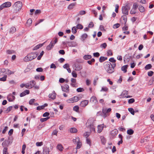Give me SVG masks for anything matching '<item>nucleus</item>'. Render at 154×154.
Returning <instances> with one entry per match:
<instances>
[{
    "mask_svg": "<svg viewBox=\"0 0 154 154\" xmlns=\"http://www.w3.org/2000/svg\"><path fill=\"white\" fill-rule=\"evenodd\" d=\"M128 110L132 115H134L135 111L133 108H129L128 109Z\"/></svg>",
    "mask_w": 154,
    "mask_h": 154,
    "instance_id": "e433bc0d",
    "label": "nucleus"
},
{
    "mask_svg": "<svg viewBox=\"0 0 154 154\" xmlns=\"http://www.w3.org/2000/svg\"><path fill=\"white\" fill-rule=\"evenodd\" d=\"M90 132H86L85 133H84L83 135L84 137H86V138H88V137L90 135Z\"/></svg>",
    "mask_w": 154,
    "mask_h": 154,
    "instance_id": "8fccbe9b",
    "label": "nucleus"
},
{
    "mask_svg": "<svg viewBox=\"0 0 154 154\" xmlns=\"http://www.w3.org/2000/svg\"><path fill=\"white\" fill-rule=\"evenodd\" d=\"M120 26V24L119 23H117L114 25L113 26V28L114 29L117 28L119 27Z\"/></svg>",
    "mask_w": 154,
    "mask_h": 154,
    "instance_id": "4d7b16f0",
    "label": "nucleus"
},
{
    "mask_svg": "<svg viewBox=\"0 0 154 154\" xmlns=\"http://www.w3.org/2000/svg\"><path fill=\"white\" fill-rule=\"evenodd\" d=\"M77 29L76 26H74L72 28V32L74 34H75L76 33Z\"/></svg>",
    "mask_w": 154,
    "mask_h": 154,
    "instance_id": "7c9ffc66",
    "label": "nucleus"
},
{
    "mask_svg": "<svg viewBox=\"0 0 154 154\" xmlns=\"http://www.w3.org/2000/svg\"><path fill=\"white\" fill-rule=\"evenodd\" d=\"M134 101L135 100L133 98H131L129 100L128 103H134Z\"/></svg>",
    "mask_w": 154,
    "mask_h": 154,
    "instance_id": "69168bd1",
    "label": "nucleus"
},
{
    "mask_svg": "<svg viewBox=\"0 0 154 154\" xmlns=\"http://www.w3.org/2000/svg\"><path fill=\"white\" fill-rule=\"evenodd\" d=\"M49 149L48 148H45L43 150V154H49Z\"/></svg>",
    "mask_w": 154,
    "mask_h": 154,
    "instance_id": "c85d7f7f",
    "label": "nucleus"
},
{
    "mask_svg": "<svg viewBox=\"0 0 154 154\" xmlns=\"http://www.w3.org/2000/svg\"><path fill=\"white\" fill-rule=\"evenodd\" d=\"M29 90H26L21 93L20 94V97H23L26 94H29Z\"/></svg>",
    "mask_w": 154,
    "mask_h": 154,
    "instance_id": "ddd939ff",
    "label": "nucleus"
},
{
    "mask_svg": "<svg viewBox=\"0 0 154 154\" xmlns=\"http://www.w3.org/2000/svg\"><path fill=\"white\" fill-rule=\"evenodd\" d=\"M139 9L141 13L143 12L145 10L144 7L142 6H139Z\"/></svg>",
    "mask_w": 154,
    "mask_h": 154,
    "instance_id": "72a5a7b5",
    "label": "nucleus"
},
{
    "mask_svg": "<svg viewBox=\"0 0 154 154\" xmlns=\"http://www.w3.org/2000/svg\"><path fill=\"white\" fill-rule=\"evenodd\" d=\"M7 77V75H5L2 78H0V81L4 82L6 80Z\"/></svg>",
    "mask_w": 154,
    "mask_h": 154,
    "instance_id": "49530a36",
    "label": "nucleus"
},
{
    "mask_svg": "<svg viewBox=\"0 0 154 154\" xmlns=\"http://www.w3.org/2000/svg\"><path fill=\"white\" fill-rule=\"evenodd\" d=\"M111 110V109L110 108H109L107 109L106 108L103 109L102 110V112L103 114V117L105 118L109 116V115L108 114V113L110 112Z\"/></svg>",
    "mask_w": 154,
    "mask_h": 154,
    "instance_id": "6e6552de",
    "label": "nucleus"
},
{
    "mask_svg": "<svg viewBox=\"0 0 154 154\" xmlns=\"http://www.w3.org/2000/svg\"><path fill=\"white\" fill-rule=\"evenodd\" d=\"M98 77L97 76H96L95 77L94 80V83H93V84H94V85L95 86L96 85L97 82V81L98 80Z\"/></svg>",
    "mask_w": 154,
    "mask_h": 154,
    "instance_id": "37998d69",
    "label": "nucleus"
},
{
    "mask_svg": "<svg viewBox=\"0 0 154 154\" xmlns=\"http://www.w3.org/2000/svg\"><path fill=\"white\" fill-rule=\"evenodd\" d=\"M35 100L34 99H31L29 102V104L30 105H32L34 102H35Z\"/></svg>",
    "mask_w": 154,
    "mask_h": 154,
    "instance_id": "052dcab7",
    "label": "nucleus"
},
{
    "mask_svg": "<svg viewBox=\"0 0 154 154\" xmlns=\"http://www.w3.org/2000/svg\"><path fill=\"white\" fill-rule=\"evenodd\" d=\"M77 146H76V148L77 149H79L82 146V143L80 141V140L77 143Z\"/></svg>",
    "mask_w": 154,
    "mask_h": 154,
    "instance_id": "a18cd8bd",
    "label": "nucleus"
},
{
    "mask_svg": "<svg viewBox=\"0 0 154 154\" xmlns=\"http://www.w3.org/2000/svg\"><path fill=\"white\" fill-rule=\"evenodd\" d=\"M26 148V145L25 144H23L22 147L21 152L22 154H24L25 153V150Z\"/></svg>",
    "mask_w": 154,
    "mask_h": 154,
    "instance_id": "79ce46f5",
    "label": "nucleus"
},
{
    "mask_svg": "<svg viewBox=\"0 0 154 154\" xmlns=\"http://www.w3.org/2000/svg\"><path fill=\"white\" fill-rule=\"evenodd\" d=\"M54 46V45L53 44L52 42H50V44L48 45L46 47V49L48 50H51V48Z\"/></svg>",
    "mask_w": 154,
    "mask_h": 154,
    "instance_id": "6ab92c4d",
    "label": "nucleus"
},
{
    "mask_svg": "<svg viewBox=\"0 0 154 154\" xmlns=\"http://www.w3.org/2000/svg\"><path fill=\"white\" fill-rule=\"evenodd\" d=\"M100 138L101 140L102 143L104 144L106 142V140L104 137L103 136H101L100 137Z\"/></svg>",
    "mask_w": 154,
    "mask_h": 154,
    "instance_id": "a878e982",
    "label": "nucleus"
},
{
    "mask_svg": "<svg viewBox=\"0 0 154 154\" xmlns=\"http://www.w3.org/2000/svg\"><path fill=\"white\" fill-rule=\"evenodd\" d=\"M94 26V25L93 23L92 22H91L89 24L88 26L89 28H91Z\"/></svg>",
    "mask_w": 154,
    "mask_h": 154,
    "instance_id": "774afa93",
    "label": "nucleus"
},
{
    "mask_svg": "<svg viewBox=\"0 0 154 154\" xmlns=\"http://www.w3.org/2000/svg\"><path fill=\"white\" fill-rule=\"evenodd\" d=\"M79 107L78 106H75L73 107V110L77 112L79 109Z\"/></svg>",
    "mask_w": 154,
    "mask_h": 154,
    "instance_id": "680f3d73",
    "label": "nucleus"
},
{
    "mask_svg": "<svg viewBox=\"0 0 154 154\" xmlns=\"http://www.w3.org/2000/svg\"><path fill=\"white\" fill-rule=\"evenodd\" d=\"M152 67V66L151 64H149L146 66L145 67L146 70H148L150 69Z\"/></svg>",
    "mask_w": 154,
    "mask_h": 154,
    "instance_id": "c9c22d12",
    "label": "nucleus"
},
{
    "mask_svg": "<svg viewBox=\"0 0 154 154\" xmlns=\"http://www.w3.org/2000/svg\"><path fill=\"white\" fill-rule=\"evenodd\" d=\"M78 92H82L84 91V89L83 88H77L76 90Z\"/></svg>",
    "mask_w": 154,
    "mask_h": 154,
    "instance_id": "603ef678",
    "label": "nucleus"
},
{
    "mask_svg": "<svg viewBox=\"0 0 154 154\" xmlns=\"http://www.w3.org/2000/svg\"><path fill=\"white\" fill-rule=\"evenodd\" d=\"M48 106L47 103H45L44 105L41 106H38L37 107L36 109L37 110H40L42 109H44L45 107L47 106Z\"/></svg>",
    "mask_w": 154,
    "mask_h": 154,
    "instance_id": "a211bd4d",
    "label": "nucleus"
},
{
    "mask_svg": "<svg viewBox=\"0 0 154 154\" xmlns=\"http://www.w3.org/2000/svg\"><path fill=\"white\" fill-rule=\"evenodd\" d=\"M92 57L90 55H85L84 56L83 58L85 60H88V59L91 58Z\"/></svg>",
    "mask_w": 154,
    "mask_h": 154,
    "instance_id": "2f4dec72",
    "label": "nucleus"
},
{
    "mask_svg": "<svg viewBox=\"0 0 154 154\" xmlns=\"http://www.w3.org/2000/svg\"><path fill=\"white\" fill-rule=\"evenodd\" d=\"M128 67V65H125L122 66L121 67V70L123 71L125 73L127 72V69Z\"/></svg>",
    "mask_w": 154,
    "mask_h": 154,
    "instance_id": "4be33fe9",
    "label": "nucleus"
},
{
    "mask_svg": "<svg viewBox=\"0 0 154 154\" xmlns=\"http://www.w3.org/2000/svg\"><path fill=\"white\" fill-rule=\"evenodd\" d=\"M29 83L30 84V85L31 88H32L33 87H34L36 84L34 80L31 81Z\"/></svg>",
    "mask_w": 154,
    "mask_h": 154,
    "instance_id": "412c9836",
    "label": "nucleus"
},
{
    "mask_svg": "<svg viewBox=\"0 0 154 154\" xmlns=\"http://www.w3.org/2000/svg\"><path fill=\"white\" fill-rule=\"evenodd\" d=\"M5 8L10 7L11 5V3L10 2H7L3 3Z\"/></svg>",
    "mask_w": 154,
    "mask_h": 154,
    "instance_id": "aec40b11",
    "label": "nucleus"
},
{
    "mask_svg": "<svg viewBox=\"0 0 154 154\" xmlns=\"http://www.w3.org/2000/svg\"><path fill=\"white\" fill-rule=\"evenodd\" d=\"M23 4L21 2H16L12 6L14 11L17 12L20 10L22 7Z\"/></svg>",
    "mask_w": 154,
    "mask_h": 154,
    "instance_id": "20e7f679",
    "label": "nucleus"
},
{
    "mask_svg": "<svg viewBox=\"0 0 154 154\" xmlns=\"http://www.w3.org/2000/svg\"><path fill=\"white\" fill-rule=\"evenodd\" d=\"M130 9V6L128 4H127L125 6H122V13L125 15H128V11Z\"/></svg>",
    "mask_w": 154,
    "mask_h": 154,
    "instance_id": "39448f33",
    "label": "nucleus"
},
{
    "mask_svg": "<svg viewBox=\"0 0 154 154\" xmlns=\"http://www.w3.org/2000/svg\"><path fill=\"white\" fill-rule=\"evenodd\" d=\"M94 120L92 118L88 119L86 123L88 127L90 129L91 132L94 131L95 132V128L93 125Z\"/></svg>",
    "mask_w": 154,
    "mask_h": 154,
    "instance_id": "f257e3e1",
    "label": "nucleus"
},
{
    "mask_svg": "<svg viewBox=\"0 0 154 154\" xmlns=\"http://www.w3.org/2000/svg\"><path fill=\"white\" fill-rule=\"evenodd\" d=\"M128 94V91H127L125 90L123 91L122 92V97H123V96L124 95L127 96Z\"/></svg>",
    "mask_w": 154,
    "mask_h": 154,
    "instance_id": "de8ad7c7",
    "label": "nucleus"
},
{
    "mask_svg": "<svg viewBox=\"0 0 154 154\" xmlns=\"http://www.w3.org/2000/svg\"><path fill=\"white\" fill-rule=\"evenodd\" d=\"M61 88L63 91L66 93L69 92V86L67 85H65L63 86H61Z\"/></svg>",
    "mask_w": 154,
    "mask_h": 154,
    "instance_id": "1a4fd4ad",
    "label": "nucleus"
},
{
    "mask_svg": "<svg viewBox=\"0 0 154 154\" xmlns=\"http://www.w3.org/2000/svg\"><path fill=\"white\" fill-rule=\"evenodd\" d=\"M38 55V54L37 53H31L28 54L27 56L25 57L24 58L23 60L26 62L32 60L35 58Z\"/></svg>",
    "mask_w": 154,
    "mask_h": 154,
    "instance_id": "f03ea898",
    "label": "nucleus"
},
{
    "mask_svg": "<svg viewBox=\"0 0 154 154\" xmlns=\"http://www.w3.org/2000/svg\"><path fill=\"white\" fill-rule=\"evenodd\" d=\"M71 81L72 83L71 84V86L73 87H75V83L76 82V79L74 78H72L71 79Z\"/></svg>",
    "mask_w": 154,
    "mask_h": 154,
    "instance_id": "f3484780",
    "label": "nucleus"
},
{
    "mask_svg": "<svg viewBox=\"0 0 154 154\" xmlns=\"http://www.w3.org/2000/svg\"><path fill=\"white\" fill-rule=\"evenodd\" d=\"M103 125H98L97 127L98 130L97 132L98 133H100L103 130Z\"/></svg>",
    "mask_w": 154,
    "mask_h": 154,
    "instance_id": "4468645a",
    "label": "nucleus"
},
{
    "mask_svg": "<svg viewBox=\"0 0 154 154\" xmlns=\"http://www.w3.org/2000/svg\"><path fill=\"white\" fill-rule=\"evenodd\" d=\"M57 149L60 151H62L63 150V146L60 144H58L57 146Z\"/></svg>",
    "mask_w": 154,
    "mask_h": 154,
    "instance_id": "bb28decb",
    "label": "nucleus"
},
{
    "mask_svg": "<svg viewBox=\"0 0 154 154\" xmlns=\"http://www.w3.org/2000/svg\"><path fill=\"white\" fill-rule=\"evenodd\" d=\"M14 72H12L8 69H6V72L5 73L8 75H10L12 74H14Z\"/></svg>",
    "mask_w": 154,
    "mask_h": 154,
    "instance_id": "b1692460",
    "label": "nucleus"
},
{
    "mask_svg": "<svg viewBox=\"0 0 154 154\" xmlns=\"http://www.w3.org/2000/svg\"><path fill=\"white\" fill-rule=\"evenodd\" d=\"M76 28L78 29H81L83 28V26L80 23H78V24L77 25Z\"/></svg>",
    "mask_w": 154,
    "mask_h": 154,
    "instance_id": "4c0bfd02",
    "label": "nucleus"
},
{
    "mask_svg": "<svg viewBox=\"0 0 154 154\" xmlns=\"http://www.w3.org/2000/svg\"><path fill=\"white\" fill-rule=\"evenodd\" d=\"M107 58L104 57H101L99 59V61L100 62H102L106 60Z\"/></svg>",
    "mask_w": 154,
    "mask_h": 154,
    "instance_id": "f704fd0d",
    "label": "nucleus"
},
{
    "mask_svg": "<svg viewBox=\"0 0 154 154\" xmlns=\"http://www.w3.org/2000/svg\"><path fill=\"white\" fill-rule=\"evenodd\" d=\"M134 131L131 129L128 130L127 131V133L129 135H132L134 133Z\"/></svg>",
    "mask_w": 154,
    "mask_h": 154,
    "instance_id": "c756f323",
    "label": "nucleus"
},
{
    "mask_svg": "<svg viewBox=\"0 0 154 154\" xmlns=\"http://www.w3.org/2000/svg\"><path fill=\"white\" fill-rule=\"evenodd\" d=\"M107 46L106 44V43H103L100 45V47L104 48H105Z\"/></svg>",
    "mask_w": 154,
    "mask_h": 154,
    "instance_id": "e2e57ef3",
    "label": "nucleus"
},
{
    "mask_svg": "<svg viewBox=\"0 0 154 154\" xmlns=\"http://www.w3.org/2000/svg\"><path fill=\"white\" fill-rule=\"evenodd\" d=\"M12 108V106H10L8 107L7 109L5 111V113H8L11 110Z\"/></svg>",
    "mask_w": 154,
    "mask_h": 154,
    "instance_id": "09e8293b",
    "label": "nucleus"
},
{
    "mask_svg": "<svg viewBox=\"0 0 154 154\" xmlns=\"http://www.w3.org/2000/svg\"><path fill=\"white\" fill-rule=\"evenodd\" d=\"M81 97H79L77 96H74L72 98L67 100L66 102L68 103H72L76 102L79 101Z\"/></svg>",
    "mask_w": 154,
    "mask_h": 154,
    "instance_id": "423d86ee",
    "label": "nucleus"
},
{
    "mask_svg": "<svg viewBox=\"0 0 154 154\" xmlns=\"http://www.w3.org/2000/svg\"><path fill=\"white\" fill-rule=\"evenodd\" d=\"M136 10L133 8H132V9L130 11V13L131 14H134L136 13Z\"/></svg>",
    "mask_w": 154,
    "mask_h": 154,
    "instance_id": "338daca9",
    "label": "nucleus"
},
{
    "mask_svg": "<svg viewBox=\"0 0 154 154\" xmlns=\"http://www.w3.org/2000/svg\"><path fill=\"white\" fill-rule=\"evenodd\" d=\"M7 54H14V51L13 50H8L6 51Z\"/></svg>",
    "mask_w": 154,
    "mask_h": 154,
    "instance_id": "c03bdc74",
    "label": "nucleus"
},
{
    "mask_svg": "<svg viewBox=\"0 0 154 154\" xmlns=\"http://www.w3.org/2000/svg\"><path fill=\"white\" fill-rule=\"evenodd\" d=\"M58 131L56 130L55 129L52 132V135H57V134Z\"/></svg>",
    "mask_w": 154,
    "mask_h": 154,
    "instance_id": "bf43d9fd",
    "label": "nucleus"
},
{
    "mask_svg": "<svg viewBox=\"0 0 154 154\" xmlns=\"http://www.w3.org/2000/svg\"><path fill=\"white\" fill-rule=\"evenodd\" d=\"M72 68L75 71H79L82 69V65L77 63H74L72 66Z\"/></svg>",
    "mask_w": 154,
    "mask_h": 154,
    "instance_id": "0eeeda50",
    "label": "nucleus"
},
{
    "mask_svg": "<svg viewBox=\"0 0 154 154\" xmlns=\"http://www.w3.org/2000/svg\"><path fill=\"white\" fill-rule=\"evenodd\" d=\"M32 22V21L31 18L27 20L26 24L28 26H29L31 24Z\"/></svg>",
    "mask_w": 154,
    "mask_h": 154,
    "instance_id": "ea45409f",
    "label": "nucleus"
},
{
    "mask_svg": "<svg viewBox=\"0 0 154 154\" xmlns=\"http://www.w3.org/2000/svg\"><path fill=\"white\" fill-rule=\"evenodd\" d=\"M44 52L43 51H42V52L40 53V55L39 56L37 57V59L38 60H40L41 59L43 55L44 54Z\"/></svg>",
    "mask_w": 154,
    "mask_h": 154,
    "instance_id": "a19ab883",
    "label": "nucleus"
},
{
    "mask_svg": "<svg viewBox=\"0 0 154 154\" xmlns=\"http://www.w3.org/2000/svg\"><path fill=\"white\" fill-rule=\"evenodd\" d=\"M49 118V117H47L46 118H41L40 119V121L42 122H43L47 121Z\"/></svg>",
    "mask_w": 154,
    "mask_h": 154,
    "instance_id": "5fc2aeb1",
    "label": "nucleus"
},
{
    "mask_svg": "<svg viewBox=\"0 0 154 154\" xmlns=\"http://www.w3.org/2000/svg\"><path fill=\"white\" fill-rule=\"evenodd\" d=\"M72 76L74 78H76L77 77V74L75 71H73L72 72Z\"/></svg>",
    "mask_w": 154,
    "mask_h": 154,
    "instance_id": "3c124183",
    "label": "nucleus"
},
{
    "mask_svg": "<svg viewBox=\"0 0 154 154\" xmlns=\"http://www.w3.org/2000/svg\"><path fill=\"white\" fill-rule=\"evenodd\" d=\"M49 97L53 100H54L55 98L56 95L54 91H53L51 94H49Z\"/></svg>",
    "mask_w": 154,
    "mask_h": 154,
    "instance_id": "f8f14e48",
    "label": "nucleus"
},
{
    "mask_svg": "<svg viewBox=\"0 0 154 154\" xmlns=\"http://www.w3.org/2000/svg\"><path fill=\"white\" fill-rule=\"evenodd\" d=\"M138 5L137 3H134L133 4V8H133L136 10L137 9V8H138Z\"/></svg>",
    "mask_w": 154,
    "mask_h": 154,
    "instance_id": "6e6d98bb",
    "label": "nucleus"
},
{
    "mask_svg": "<svg viewBox=\"0 0 154 154\" xmlns=\"http://www.w3.org/2000/svg\"><path fill=\"white\" fill-rule=\"evenodd\" d=\"M79 141V138L78 137H76L75 139H74L73 140V142L75 143H77Z\"/></svg>",
    "mask_w": 154,
    "mask_h": 154,
    "instance_id": "58836bf2",
    "label": "nucleus"
},
{
    "mask_svg": "<svg viewBox=\"0 0 154 154\" xmlns=\"http://www.w3.org/2000/svg\"><path fill=\"white\" fill-rule=\"evenodd\" d=\"M88 37V35L86 33H84L81 36V39L82 41H84Z\"/></svg>",
    "mask_w": 154,
    "mask_h": 154,
    "instance_id": "393cba45",
    "label": "nucleus"
},
{
    "mask_svg": "<svg viewBox=\"0 0 154 154\" xmlns=\"http://www.w3.org/2000/svg\"><path fill=\"white\" fill-rule=\"evenodd\" d=\"M88 102H89L88 100L82 101L81 102L80 106L82 107H85L88 104Z\"/></svg>",
    "mask_w": 154,
    "mask_h": 154,
    "instance_id": "9b49d317",
    "label": "nucleus"
},
{
    "mask_svg": "<svg viewBox=\"0 0 154 154\" xmlns=\"http://www.w3.org/2000/svg\"><path fill=\"white\" fill-rule=\"evenodd\" d=\"M43 145L42 142H37L36 143V145L37 146H41Z\"/></svg>",
    "mask_w": 154,
    "mask_h": 154,
    "instance_id": "0e129e2a",
    "label": "nucleus"
},
{
    "mask_svg": "<svg viewBox=\"0 0 154 154\" xmlns=\"http://www.w3.org/2000/svg\"><path fill=\"white\" fill-rule=\"evenodd\" d=\"M69 131L71 133H76L77 132V129L75 128H69Z\"/></svg>",
    "mask_w": 154,
    "mask_h": 154,
    "instance_id": "5701e85b",
    "label": "nucleus"
},
{
    "mask_svg": "<svg viewBox=\"0 0 154 154\" xmlns=\"http://www.w3.org/2000/svg\"><path fill=\"white\" fill-rule=\"evenodd\" d=\"M118 132V130L117 129H115L110 132V134L111 136L114 137L116 135Z\"/></svg>",
    "mask_w": 154,
    "mask_h": 154,
    "instance_id": "9d476101",
    "label": "nucleus"
},
{
    "mask_svg": "<svg viewBox=\"0 0 154 154\" xmlns=\"http://www.w3.org/2000/svg\"><path fill=\"white\" fill-rule=\"evenodd\" d=\"M76 5V2L71 3L68 6L67 8L69 10L73 9Z\"/></svg>",
    "mask_w": 154,
    "mask_h": 154,
    "instance_id": "2eb2a0df",
    "label": "nucleus"
},
{
    "mask_svg": "<svg viewBox=\"0 0 154 154\" xmlns=\"http://www.w3.org/2000/svg\"><path fill=\"white\" fill-rule=\"evenodd\" d=\"M104 67L107 72L109 74H111L114 71V69L112 68L111 63L109 62H107L104 63Z\"/></svg>",
    "mask_w": 154,
    "mask_h": 154,
    "instance_id": "7ed1b4c3",
    "label": "nucleus"
},
{
    "mask_svg": "<svg viewBox=\"0 0 154 154\" xmlns=\"http://www.w3.org/2000/svg\"><path fill=\"white\" fill-rule=\"evenodd\" d=\"M16 28L14 27H12L10 30V33H13L16 31Z\"/></svg>",
    "mask_w": 154,
    "mask_h": 154,
    "instance_id": "473e14b6",
    "label": "nucleus"
},
{
    "mask_svg": "<svg viewBox=\"0 0 154 154\" xmlns=\"http://www.w3.org/2000/svg\"><path fill=\"white\" fill-rule=\"evenodd\" d=\"M90 101L95 103L97 102V100L96 97L94 96H93L91 97Z\"/></svg>",
    "mask_w": 154,
    "mask_h": 154,
    "instance_id": "dca6fc26",
    "label": "nucleus"
},
{
    "mask_svg": "<svg viewBox=\"0 0 154 154\" xmlns=\"http://www.w3.org/2000/svg\"><path fill=\"white\" fill-rule=\"evenodd\" d=\"M8 148L7 147L4 148L3 150V154H8L7 152Z\"/></svg>",
    "mask_w": 154,
    "mask_h": 154,
    "instance_id": "864d4df0",
    "label": "nucleus"
},
{
    "mask_svg": "<svg viewBox=\"0 0 154 154\" xmlns=\"http://www.w3.org/2000/svg\"><path fill=\"white\" fill-rule=\"evenodd\" d=\"M108 88L106 87H103L102 88L101 90L100 91H108Z\"/></svg>",
    "mask_w": 154,
    "mask_h": 154,
    "instance_id": "13d9d810",
    "label": "nucleus"
},
{
    "mask_svg": "<svg viewBox=\"0 0 154 154\" xmlns=\"http://www.w3.org/2000/svg\"><path fill=\"white\" fill-rule=\"evenodd\" d=\"M126 15H124L122 16L121 17V20L122 19L123 20V22L125 23L127 21V17L126 16Z\"/></svg>",
    "mask_w": 154,
    "mask_h": 154,
    "instance_id": "cd10ccee",
    "label": "nucleus"
}]
</instances>
